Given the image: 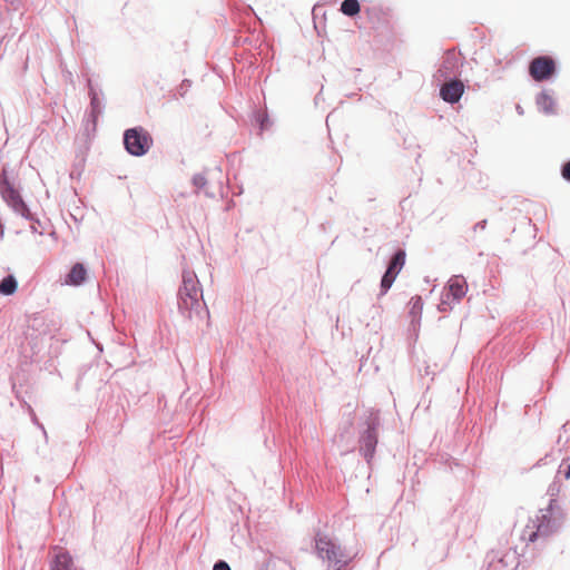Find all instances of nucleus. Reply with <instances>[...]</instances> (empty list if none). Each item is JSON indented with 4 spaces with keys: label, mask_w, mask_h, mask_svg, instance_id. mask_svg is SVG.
Instances as JSON below:
<instances>
[{
    "label": "nucleus",
    "mask_w": 570,
    "mask_h": 570,
    "mask_svg": "<svg viewBox=\"0 0 570 570\" xmlns=\"http://www.w3.org/2000/svg\"><path fill=\"white\" fill-rule=\"evenodd\" d=\"M17 281L13 276H7L0 282V293L2 295H12L17 291Z\"/></svg>",
    "instance_id": "nucleus-14"
},
{
    "label": "nucleus",
    "mask_w": 570,
    "mask_h": 570,
    "mask_svg": "<svg viewBox=\"0 0 570 570\" xmlns=\"http://www.w3.org/2000/svg\"><path fill=\"white\" fill-rule=\"evenodd\" d=\"M97 102V97L96 95L92 96V99H91V104L95 105Z\"/></svg>",
    "instance_id": "nucleus-23"
},
{
    "label": "nucleus",
    "mask_w": 570,
    "mask_h": 570,
    "mask_svg": "<svg viewBox=\"0 0 570 570\" xmlns=\"http://www.w3.org/2000/svg\"><path fill=\"white\" fill-rule=\"evenodd\" d=\"M200 289L198 281L191 275H184L183 286L179 289V306L191 312L199 307Z\"/></svg>",
    "instance_id": "nucleus-4"
},
{
    "label": "nucleus",
    "mask_w": 570,
    "mask_h": 570,
    "mask_svg": "<svg viewBox=\"0 0 570 570\" xmlns=\"http://www.w3.org/2000/svg\"><path fill=\"white\" fill-rule=\"evenodd\" d=\"M405 264V252L399 250L392 257L389 267L381 281L382 294H385L392 286L399 273L402 271Z\"/></svg>",
    "instance_id": "nucleus-7"
},
{
    "label": "nucleus",
    "mask_w": 570,
    "mask_h": 570,
    "mask_svg": "<svg viewBox=\"0 0 570 570\" xmlns=\"http://www.w3.org/2000/svg\"><path fill=\"white\" fill-rule=\"evenodd\" d=\"M446 305H448V302L446 301H442V303L440 304L439 308L441 311H446V307H445Z\"/></svg>",
    "instance_id": "nucleus-20"
},
{
    "label": "nucleus",
    "mask_w": 570,
    "mask_h": 570,
    "mask_svg": "<svg viewBox=\"0 0 570 570\" xmlns=\"http://www.w3.org/2000/svg\"><path fill=\"white\" fill-rule=\"evenodd\" d=\"M377 439L374 429H368L366 434L363 436V444L367 452L371 454L374 452Z\"/></svg>",
    "instance_id": "nucleus-16"
},
{
    "label": "nucleus",
    "mask_w": 570,
    "mask_h": 570,
    "mask_svg": "<svg viewBox=\"0 0 570 570\" xmlns=\"http://www.w3.org/2000/svg\"><path fill=\"white\" fill-rule=\"evenodd\" d=\"M464 92V85L461 80L446 81L440 89L441 98L450 104L458 102Z\"/></svg>",
    "instance_id": "nucleus-8"
},
{
    "label": "nucleus",
    "mask_w": 570,
    "mask_h": 570,
    "mask_svg": "<svg viewBox=\"0 0 570 570\" xmlns=\"http://www.w3.org/2000/svg\"><path fill=\"white\" fill-rule=\"evenodd\" d=\"M566 478L569 479L570 478V465H568V470L566 472Z\"/></svg>",
    "instance_id": "nucleus-22"
},
{
    "label": "nucleus",
    "mask_w": 570,
    "mask_h": 570,
    "mask_svg": "<svg viewBox=\"0 0 570 570\" xmlns=\"http://www.w3.org/2000/svg\"><path fill=\"white\" fill-rule=\"evenodd\" d=\"M361 10L357 0H344L341 4V11L348 17H354Z\"/></svg>",
    "instance_id": "nucleus-15"
},
{
    "label": "nucleus",
    "mask_w": 570,
    "mask_h": 570,
    "mask_svg": "<svg viewBox=\"0 0 570 570\" xmlns=\"http://www.w3.org/2000/svg\"><path fill=\"white\" fill-rule=\"evenodd\" d=\"M0 193L6 203L22 217H29L30 212L20 193L8 180L6 174L0 175Z\"/></svg>",
    "instance_id": "nucleus-5"
},
{
    "label": "nucleus",
    "mask_w": 570,
    "mask_h": 570,
    "mask_svg": "<svg viewBox=\"0 0 570 570\" xmlns=\"http://www.w3.org/2000/svg\"><path fill=\"white\" fill-rule=\"evenodd\" d=\"M535 102H537L539 110H541L542 112H544L547 115L554 112V100L550 95H548L546 92H541L537 97Z\"/></svg>",
    "instance_id": "nucleus-12"
},
{
    "label": "nucleus",
    "mask_w": 570,
    "mask_h": 570,
    "mask_svg": "<svg viewBox=\"0 0 570 570\" xmlns=\"http://www.w3.org/2000/svg\"><path fill=\"white\" fill-rule=\"evenodd\" d=\"M412 309L411 313H421L423 308V301L420 296L412 297L411 299Z\"/></svg>",
    "instance_id": "nucleus-17"
},
{
    "label": "nucleus",
    "mask_w": 570,
    "mask_h": 570,
    "mask_svg": "<svg viewBox=\"0 0 570 570\" xmlns=\"http://www.w3.org/2000/svg\"><path fill=\"white\" fill-rule=\"evenodd\" d=\"M213 570H230L229 566L225 561H218Z\"/></svg>",
    "instance_id": "nucleus-19"
},
{
    "label": "nucleus",
    "mask_w": 570,
    "mask_h": 570,
    "mask_svg": "<svg viewBox=\"0 0 570 570\" xmlns=\"http://www.w3.org/2000/svg\"><path fill=\"white\" fill-rule=\"evenodd\" d=\"M189 88L190 87V82L188 80H185L183 83H181V88Z\"/></svg>",
    "instance_id": "nucleus-21"
},
{
    "label": "nucleus",
    "mask_w": 570,
    "mask_h": 570,
    "mask_svg": "<svg viewBox=\"0 0 570 570\" xmlns=\"http://www.w3.org/2000/svg\"><path fill=\"white\" fill-rule=\"evenodd\" d=\"M562 176L570 181V161H568L562 168Z\"/></svg>",
    "instance_id": "nucleus-18"
},
{
    "label": "nucleus",
    "mask_w": 570,
    "mask_h": 570,
    "mask_svg": "<svg viewBox=\"0 0 570 570\" xmlns=\"http://www.w3.org/2000/svg\"><path fill=\"white\" fill-rule=\"evenodd\" d=\"M445 289L448 291L446 296L451 295L453 299L460 301L468 292V283L463 276L454 275L448 281Z\"/></svg>",
    "instance_id": "nucleus-10"
},
{
    "label": "nucleus",
    "mask_w": 570,
    "mask_h": 570,
    "mask_svg": "<svg viewBox=\"0 0 570 570\" xmlns=\"http://www.w3.org/2000/svg\"><path fill=\"white\" fill-rule=\"evenodd\" d=\"M72 559L67 552H59L56 554L51 570H70Z\"/></svg>",
    "instance_id": "nucleus-13"
},
{
    "label": "nucleus",
    "mask_w": 570,
    "mask_h": 570,
    "mask_svg": "<svg viewBox=\"0 0 570 570\" xmlns=\"http://www.w3.org/2000/svg\"><path fill=\"white\" fill-rule=\"evenodd\" d=\"M554 71L556 63L553 59L548 56L534 58L529 66V73L535 81L547 80Z\"/></svg>",
    "instance_id": "nucleus-6"
},
{
    "label": "nucleus",
    "mask_w": 570,
    "mask_h": 570,
    "mask_svg": "<svg viewBox=\"0 0 570 570\" xmlns=\"http://www.w3.org/2000/svg\"><path fill=\"white\" fill-rule=\"evenodd\" d=\"M315 549L317 556L333 566H340L337 569L347 563L341 548L336 546L327 535L316 534Z\"/></svg>",
    "instance_id": "nucleus-3"
},
{
    "label": "nucleus",
    "mask_w": 570,
    "mask_h": 570,
    "mask_svg": "<svg viewBox=\"0 0 570 570\" xmlns=\"http://www.w3.org/2000/svg\"><path fill=\"white\" fill-rule=\"evenodd\" d=\"M86 268L82 264L77 263L72 266L70 273L67 276L66 283L69 285H80L86 279Z\"/></svg>",
    "instance_id": "nucleus-11"
},
{
    "label": "nucleus",
    "mask_w": 570,
    "mask_h": 570,
    "mask_svg": "<svg viewBox=\"0 0 570 570\" xmlns=\"http://www.w3.org/2000/svg\"><path fill=\"white\" fill-rule=\"evenodd\" d=\"M460 65L461 59L459 53H456L454 50H449L444 55L443 62L439 68L438 73L440 75V77L446 79L456 73Z\"/></svg>",
    "instance_id": "nucleus-9"
},
{
    "label": "nucleus",
    "mask_w": 570,
    "mask_h": 570,
    "mask_svg": "<svg viewBox=\"0 0 570 570\" xmlns=\"http://www.w3.org/2000/svg\"><path fill=\"white\" fill-rule=\"evenodd\" d=\"M551 508L552 504H550L548 511H541L540 514L529 521L522 533L523 540L534 542L539 537H547L556 531L557 524L552 522Z\"/></svg>",
    "instance_id": "nucleus-1"
},
{
    "label": "nucleus",
    "mask_w": 570,
    "mask_h": 570,
    "mask_svg": "<svg viewBox=\"0 0 570 570\" xmlns=\"http://www.w3.org/2000/svg\"><path fill=\"white\" fill-rule=\"evenodd\" d=\"M124 145L130 155L142 156L151 148L153 138L142 127L130 128L124 134Z\"/></svg>",
    "instance_id": "nucleus-2"
}]
</instances>
